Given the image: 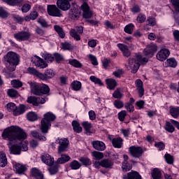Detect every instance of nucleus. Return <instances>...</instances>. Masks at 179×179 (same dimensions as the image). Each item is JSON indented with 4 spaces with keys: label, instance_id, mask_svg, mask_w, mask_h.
<instances>
[{
    "label": "nucleus",
    "instance_id": "423d86ee",
    "mask_svg": "<svg viewBox=\"0 0 179 179\" xmlns=\"http://www.w3.org/2000/svg\"><path fill=\"white\" fill-rule=\"evenodd\" d=\"M55 143L57 145H59L57 148V153L59 155H61V153H64V152H66V150L68 149V146L69 145V141L68 138H58Z\"/></svg>",
    "mask_w": 179,
    "mask_h": 179
},
{
    "label": "nucleus",
    "instance_id": "72a5a7b5",
    "mask_svg": "<svg viewBox=\"0 0 179 179\" xmlns=\"http://www.w3.org/2000/svg\"><path fill=\"white\" fill-rule=\"evenodd\" d=\"M113 97H114V99H122V97H124V94H122V89L120 87L117 88L113 94Z\"/></svg>",
    "mask_w": 179,
    "mask_h": 179
},
{
    "label": "nucleus",
    "instance_id": "69168bd1",
    "mask_svg": "<svg viewBox=\"0 0 179 179\" xmlns=\"http://www.w3.org/2000/svg\"><path fill=\"white\" fill-rule=\"evenodd\" d=\"M147 22L149 24V26H156V18L153 17H148L147 19Z\"/></svg>",
    "mask_w": 179,
    "mask_h": 179
},
{
    "label": "nucleus",
    "instance_id": "37998d69",
    "mask_svg": "<svg viewBox=\"0 0 179 179\" xmlns=\"http://www.w3.org/2000/svg\"><path fill=\"white\" fill-rule=\"evenodd\" d=\"M45 75L48 80V79H52L55 76V72L52 69H48L45 71Z\"/></svg>",
    "mask_w": 179,
    "mask_h": 179
},
{
    "label": "nucleus",
    "instance_id": "dca6fc26",
    "mask_svg": "<svg viewBox=\"0 0 179 179\" xmlns=\"http://www.w3.org/2000/svg\"><path fill=\"white\" fill-rule=\"evenodd\" d=\"M117 45L118 48L120 50V51H122L123 55L126 57V58H129V57H131V51L129 50L127 45L118 43Z\"/></svg>",
    "mask_w": 179,
    "mask_h": 179
},
{
    "label": "nucleus",
    "instance_id": "a878e982",
    "mask_svg": "<svg viewBox=\"0 0 179 179\" xmlns=\"http://www.w3.org/2000/svg\"><path fill=\"white\" fill-rule=\"evenodd\" d=\"M27 119L31 122H34V121H37L38 120V115H37L36 112H29L27 114Z\"/></svg>",
    "mask_w": 179,
    "mask_h": 179
},
{
    "label": "nucleus",
    "instance_id": "412c9836",
    "mask_svg": "<svg viewBox=\"0 0 179 179\" xmlns=\"http://www.w3.org/2000/svg\"><path fill=\"white\" fill-rule=\"evenodd\" d=\"M31 175L36 179H44V175L37 168H32L31 170Z\"/></svg>",
    "mask_w": 179,
    "mask_h": 179
},
{
    "label": "nucleus",
    "instance_id": "1a4fd4ad",
    "mask_svg": "<svg viewBox=\"0 0 179 179\" xmlns=\"http://www.w3.org/2000/svg\"><path fill=\"white\" fill-rule=\"evenodd\" d=\"M70 36L76 40V41H80V35L83 34V27H76L75 29H71L69 31Z\"/></svg>",
    "mask_w": 179,
    "mask_h": 179
},
{
    "label": "nucleus",
    "instance_id": "f3484780",
    "mask_svg": "<svg viewBox=\"0 0 179 179\" xmlns=\"http://www.w3.org/2000/svg\"><path fill=\"white\" fill-rule=\"evenodd\" d=\"M27 111V107L24 104H20L18 106H16L15 111H14L15 117H17V115H22V114H24Z\"/></svg>",
    "mask_w": 179,
    "mask_h": 179
},
{
    "label": "nucleus",
    "instance_id": "ddd939ff",
    "mask_svg": "<svg viewBox=\"0 0 179 179\" xmlns=\"http://www.w3.org/2000/svg\"><path fill=\"white\" fill-rule=\"evenodd\" d=\"M81 9L83 10V16L84 19H90L93 16V13L90 10V7L87 3H83L81 6Z\"/></svg>",
    "mask_w": 179,
    "mask_h": 179
},
{
    "label": "nucleus",
    "instance_id": "e2e57ef3",
    "mask_svg": "<svg viewBox=\"0 0 179 179\" xmlns=\"http://www.w3.org/2000/svg\"><path fill=\"white\" fill-rule=\"evenodd\" d=\"M164 158L168 164H173L174 159H173V157L170 155V154H166L164 155Z\"/></svg>",
    "mask_w": 179,
    "mask_h": 179
},
{
    "label": "nucleus",
    "instance_id": "2eb2a0df",
    "mask_svg": "<svg viewBox=\"0 0 179 179\" xmlns=\"http://www.w3.org/2000/svg\"><path fill=\"white\" fill-rule=\"evenodd\" d=\"M170 56V50L167 48H164L161 50L157 54L156 57L159 61H166L167 58Z\"/></svg>",
    "mask_w": 179,
    "mask_h": 179
},
{
    "label": "nucleus",
    "instance_id": "a19ab883",
    "mask_svg": "<svg viewBox=\"0 0 179 179\" xmlns=\"http://www.w3.org/2000/svg\"><path fill=\"white\" fill-rule=\"evenodd\" d=\"M69 64L72 65V66H74V68H82L83 66L82 63L75 59L69 60Z\"/></svg>",
    "mask_w": 179,
    "mask_h": 179
},
{
    "label": "nucleus",
    "instance_id": "6e6d98bb",
    "mask_svg": "<svg viewBox=\"0 0 179 179\" xmlns=\"http://www.w3.org/2000/svg\"><path fill=\"white\" fill-rule=\"evenodd\" d=\"M136 21L138 23H145L146 21V15L142 13L139 14L136 18Z\"/></svg>",
    "mask_w": 179,
    "mask_h": 179
},
{
    "label": "nucleus",
    "instance_id": "c756f323",
    "mask_svg": "<svg viewBox=\"0 0 179 179\" xmlns=\"http://www.w3.org/2000/svg\"><path fill=\"white\" fill-rule=\"evenodd\" d=\"M72 127L74 132H76V134H80V132L83 131L80 124H79V122H78L76 120H73L72 122Z\"/></svg>",
    "mask_w": 179,
    "mask_h": 179
},
{
    "label": "nucleus",
    "instance_id": "774afa93",
    "mask_svg": "<svg viewBox=\"0 0 179 179\" xmlns=\"http://www.w3.org/2000/svg\"><path fill=\"white\" fill-rule=\"evenodd\" d=\"M49 172L51 176H54V174H57L58 173V166L55 165L49 169Z\"/></svg>",
    "mask_w": 179,
    "mask_h": 179
},
{
    "label": "nucleus",
    "instance_id": "473e14b6",
    "mask_svg": "<svg viewBox=\"0 0 179 179\" xmlns=\"http://www.w3.org/2000/svg\"><path fill=\"white\" fill-rule=\"evenodd\" d=\"M7 94L8 97H11V99H16L19 97V92H17V90L15 89L8 90Z\"/></svg>",
    "mask_w": 179,
    "mask_h": 179
},
{
    "label": "nucleus",
    "instance_id": "39448f33",
    "mask_svg": "<svg viewBox=\"0 0 179 179\" xmlns=\"http://www.w3.org/2000/svg\"><path fill=\"white\" fill-rule=\"evenodd\" d=\"M19 56L17 54L13 52H8L5 56L4 59L6 62H8L11 66H16L19 65Z\"/></svg>",
    "mask_w": 179,
    "mask_h": 179
},
{
    "label": "nucleus",
    "instance_id": "ea45409f",
    "mask_svg": "<svg viewBox=\"0 0 179 179\" xmlns=\"http://www.w3.org/2000/svg\"><path fill=\"white\" fill-rule=\"evenodd\" d=\"M31 135L34 138H36V139H39V141H47V138H45V136H40V134H38V132L37 131H31Z\"/></svg>",
    "mask_w": 179,
    "mask_h": 179
},
{
    "label": "nucleus",
    "instance_id": "2f4dec72",
    "mask_svg": "<svg viewBox=\"0 0 179 179\" xmlns=\"http://www.w3.org/2000/svg\"><path fill=\"white\" fill-rule=\"evenodd\" d=\"M82 126L85 130V134L87 135H90V134H92V131H90V129H92V123L89 122H83Z\"/></svg>",
    "mask_w": 179,
    "mask_h": 179
},
{
    "label": "nucleus",
    "instance_id": "79ce46f5",
    "mask_svg": "<svg viewBox=\"0 0 179 179\" xmlns=\"http://www.w3.org/2000/svg\"><path fill=\"white\" fill-rule=\"evenodd\" d=\"M170 114L173 117V118H177L179 115V107H171Z\"/></svg>",
    "mask_w": 179,
    "mask_h": 179
},
{
    "label": "nucleus",
    "instance_id": "6ab92c4d",
    "mask_svg": "<svg viewBox=\"0 0 179 179\" xmlns=\"http://www.w3.org/2000/svg\"><path fill=\"white\" fill-rule=\"evenodd\" d=\"M11 155H20L22 152V145L14 144L9 147Z\"/></svg>",
    "mask_w": 179,
    "mask_h": 179
},
{
    "label": "nucleus",
    "instance_id": "9b49d317",
    "mask_svg": "<svg viewBox=\"0 0 179 179\" xmlns=\"http://www.w3.org/2000/svg\"><path fill=\"white\" fill-rule=\"evenodd\" d=\"M48 13L50 16H54L56 17H61L62 13H61V10L57 7L55 5H48Z\"/></svg>",
    "mask_w": 179,
    "mask_h": 179
},
{
    "label": "nucleus",
    "instance_id": "9d476101",
    "mask_svg": "<svg viewBox=\"0 0 179 179\" xmlns=\"http://www.w3.org/2000/svg\"><path fill=\"white\" fill-rule=\"evenodd\" d=\"M30 36L31 34L29 31H22L14 34V38L17 41H27V40L30 38Z\"/></svg>",
    "mask_w": 179,
    "mask_h": 179
},
{
    "label": "nucleus",
    "instance_id": "49530a36",
    "mask_svg": "<svg viewBox=\"0 0 179 179\" xmlns=\"http://www.w3.org/2000/svg\"><path fill=\"white\" fill-rule=\"evenodd\" d=\"M7 110L9 111V113H13V115H14V113L16 110V104L15 103H8L7 104Z\"/></svg>",
    "mask_w": 179,
    "mask_h": 179
},
{
    "label": "nucleus",
    "instance_id": "de8ad7c7",
    "mask_svg": "<svg viewBox=\"0 0 179 179\" xmlns=\"http://www.w3.org/2000/svg\"><path fill=\"white\" fill-rule=\"evenodd\" d=\"M42 57L47 62H52L54 61V56L50 53L43 54Z\"/></svg>",
    "mask_w": 179,
    "mask_h": 179
},
{
    "label": "nucleus",
    "instance_id": "4c0bfd02",
    "mask_svg": "<svg viewBox=\"0 0 179 179\" xmlns=\"http://www.w3.org/2000/svg\"><path fill=\"white\" fill-rule=\"evenodd\" d=\"M164 129L166 130V131L169 132L170 134H173V132L176 131V128H174V126L169 122H166Z\"/></svg>",
    "mask_w": 179,
    "mask_h": 179
},
{
    "label": "nucleus",
    "instance_id": "864d4df0",
    "mask_svg": "<svg viewBox=\"0 0 179 179\" xmlns=\"http://www.w3.org/2000/svg\"><path fill=\"white\" fill-rule=\"evenodd\" d=\"M167 64L171 68H176V66H177V60L174 58L168 59Z\"/></svg>",
    "mask_w": 179,
    "mask_h": 179
},
{
    "label": "nucleus",
    "instance_id": "7ed1b4c3",
    "mask_svg": "<svg viewBox=\"0 0 179 179\" xmlns=\"http://www.w3.org/2000/svg\"><path fill=\"white\" fill-rule=\"evenodd\" d=\"M55 118L57 117L51 112H48L43 115L40 127L42 134H48V129L51 128V122L55 121Z\"/></svg>",
    "mask_w": 179,
    "mask_h": 179
},
{
    "label": "nucleus",
    "instance_id": "a18cd8bd",
    "mask_svg": "<svg viewBox=\"0 0 179 179\" xmlns=\"http://www.w3.org/2000/svg\"><path fill=\"white\" fill-rule=\"evenodd\" d=\"M134 27H135V26L134 25V24L131 23L127 24L124 27V30L125 33H127V34H132V33H134Z\"/></svg>",
    "mask_w": 179,
    "mask_h": 179
},
{
    "label": "nucleus",
    "instance_id": "4468645a",
    "mask_svg": "<svg viewBox=\"0 0 179 179\" xmlns=\"http://www.w3.org/2000/svg\"><path fill=\"white\" fill-rule=\"evenodd\" d=\"M156 51H157V46L153 43H151L144 49V54L147 57H152L153 55H155V52H156Z\"/></svg>",
    "mask_w": 179,
    "mask_h": 179
},
{
    "label": "nucleus",
    "instance_id": "052dcab7",
    "mask_svg": "<svg viewBox=\"0 0 179 179\" xmlns=\"http://www.w3.org/2000/svg\"><path fill=\"white\" fill-rule=\"evenodd\" d=\"M88 58L90 59L92 65L97 66L99 62H97V57L93 55H89Z\"/></svg>",
    "mask_w": 179,
    "mask_h": 179
},
{
    "label": "nucleus",
    "instance_id": "13d9d810",
    "mask_svg": "<svg viewBox=\"0 0 179 179\" xmlns=\"http://www.w3.org/2000/svg\"><path fill=\"white\" fill-rule=\"evenodd\" d=\"M113 105L116 108H122L124 107V102L120 99H117L114 101Z\"/></svg>",
    "mask_w": 179,
    "mask_h": 179
},
{
    "label": "nucleus",
    "instance_id": "20e7f679",
    "mask_svg": "<svg viewBox=\"0 0 179 179\" xmlns=\"http://www.w3.org/2000/svg\"><path fill=\"white\" fill-rule=\"evenodd\" d=\"M31 92L35 96H43L50 93V87L45 84L40 85L36 82L29 83Z\"/></svg>",
    "mask_w": 179,
    "mask_h": 179
},
{
    "label": "nucleus",
    "instance_id": "f8f14e48",
    "mask_svg": "<svg viewBox=\"0 0 179 179\" xmlns=\"http://www.w3.org/2000/svg\"><path fill=\"white\" fill-rule=\"evenodd\" d=\"M71 1L72 0H57V6L61 10H69L71 9Z\"/></svg>",
    "mask_w": 179,
    "mask_h": 179
},
{
    "label": "nucleus",
    "instance_id": "e433bc0d",
    "mask_svg": "<svg viewBox=\"0 0 179 179\" xmlns=\"http://www.w3.org/2000/svg\"><path fill=\"white\" fill-rule=\"evenodd\" d=\"M152 177L153 179H162V172L155 168L152 172Z\"/></svg>",
    "mask_w": 179,
    "mask_h": 179
},
{
    "label": "nucleus",
    "instance_id": "6e6552de",
    "mask_svg": "<svg viewBox=\"0 0 179 179\" xmlns=\"http://www.w3.org/2000/svg\"><path fill=\"white\" fill-rule=\"evenodd\" d=\"M31 62L35 65V66L40 68V69H44V68H47V66H48V64L45 63L43 59L37 55L31 57Z\"/></svg>",
    "mask_w": 179,
    "mask_h": 179
},
{
    "label": "nucleus",
    "instance_id": "f704fd0d",
    "mask_svg": "<svg viewBox=\"0 0 179 179\" xmlns=\"http://www.w3.org/2000/svg\"><path fill=\"white\" fill-rule=\"evenodd\" d=\"M71 88L73 90H75V92H79V90L82 89V83L78 80L73 81L71 83Z\"/></svg>",
    "mask_w": 179,
    "mask_h": 179
},
{
    "label": "nucleus",
    "instance_id": "3c124183",
    "mask_svg": "<svg viewBox=\"0 0 179 179\" xmlns=\"http://www.w3.org/2000/svg\"><path fill=\"white\" fill-rule=\"evenodd\" d=\"M62 48L64 50H73V46L70 43L65 42V43H62Z\"/></svg>",
    "mask_w": 179,
    "mask_h": 179
},
{
    "label": "nucleus",
    "instance_id": "4be33fe9",
    "mask_svg": "<svg viewBox=\"0 0 179 179\" xmlns=\"http://www.w3.org/2000/svg\"><path fill=\"white\" fill-rule=\"evenodd\" d=\"M123 179H142V177L136 171L128 173L123 176Z\"/></svg>",
    "mask_w": 179,
    "mask_h": 179
},
{
    "label": "nucleus",
    "instance_id": "c85d7f7f",
    "mask_svg": "<svg viewBox=\"0 0 179 179\" xmlns=\"http://www.w3.org/2000/svg\"><path fill=\"white\" fill-rule=\"evenodd\" d=\"M69 160H71V157L67 155H62L61 157L57 159V164H64L65 163H67V162H69Z\"/></svg>",
    "mask_w": 179,
    "mask_h": 179
},
{
    "label": "nucleus",
    "instance_id": "bf43d9fd",
    "mask_svg": "<svg viewBox=\"0 0 179 179\" xmlns=\"http://www.w3.org/2000/svg\"><path fill=\"white\" fill-rule=\"evenodd\" d=\"M55 59L57 64H59V62H62V61H64V56L59 53H55L54 54Z\"/></svg>",
    "mask_w": 179,
    "mask_h": 179
},
{
    "label": "nucleus",
    "instance_id": "bb28decb",
    "mask_svg": "<svg viewBox=\"0 0 179 179\" xmlns=\"http://www.w3.org/2000/svg\"><path fill=\"white\" fill-rule=\"evenodd\" d=\"M113 166H114L113 161L108 159L101 160V167H104V169H113Z\"/></svg>",
    "mask_w": 179,
    "mask_h": 179
},
{
    "label": "nucleus",
    "instance_id": "393cba45",
    "mask_svg": "<svg viewBox=\"0 0 179 179\" xmlns=\"http://www.w3.org/2000/svg\"><path fill=\"white\" fill-rule=\"evenodd\" d=\"M106 83L110 90H114L117 87V81L113 78L106 79Z\"/></svg>",
    "mask_w": 179,
    "mask_h": 179
},
{
    "label": "nucleus",
    "instance_id": "0eeeda50",
    "mask_svg": "<svg viewBox=\"0 0 179 179\" xmlns=\"http://www.w3.org/2000/svg\"><path fill=\"white\" fill-rule=\"evenodd\" d=\"M129 152L131 156L135 159H139L143 155V149L141 147H136L135 145L129 147Z\"/></svg>",
    "mask_w": 179,
    "mask_h": 179
},
{
    "label": "nucleus",
    "instance_id": "5fc2aeb1",
    "mask_svg": "<svg viewBox=\"0 0 179 179\" xmlns=\"http://www.w3.org/2000/svg\"><path fill=\"white\" fill-rule=\"evenodd\" d=\"M155 147L157 148V149L160 151L164 150L166 148V145L163 142H155Z\"/></svg>",
    "mask_w": 179,
    "mask_h": 179
},
{
    "label": "nucleus",
    "instance_id": "c03bdc74",
    "mask_svg": "<svg viewBox=\"0 0 179 179\" xmlns=\"http://www.w3.org/2000/svg\"><path fill=\"white\" fill-rule=\"evenodd\" d=\"M92 155L95 158V160H101L104 157V154L101 152L94 151Z\"/></svg>",
    "mask_w": 179,
    "mask_h": 179
},
{
    "label": "nucleus",
    "instance_id": "338daca9",
    "mask_svg": "<svg viewBox=\"0 0 179 179\" xmlns=\"http://www.w3.org/2000/svg\"><path fill=\"white\" fill-rule=\"evenodd\" d=\"M125 117H127V110H122L118 113V118L120 121H124V120H125Z\"/></svg>",
    "mask_w": 179,
    "mask_h": 179
},
{
    "label": "nucleus",
    "instance_id": "603ef678",
    "mask_svg": "<svg viewBox=\"0 0 179 179\" xmlns=\"http://www.w3.org/2000/svg\"><path fill=\"white\" fill-rule=\"evenodd\" d=\"M11 85L13 87H15V89H19V87H22V86H23V83L17 80H12Z\"/></svg>",
    "mask_w": 179,
    "mask_h": 179
},
{
    "label": "nucleus",
    "instance_id": "0e129e2a",
    "mask_svg": "<svg viewBox=\"0 0 179 179\" xmlns=\"http://www.w3.org/2000/svg\"><path fill=\"white\" fill-rule=\"evenodd\" d=\"M23 2V0H10L8 1V5L10 6H16L17 5H20Z\"/></svg>",
    "mask_w": 179,
    "mask_h": 179
},
{
    "label": "nucleus",
    "instance_id": "f257e3e1",
    "mask_svg": "<svg viewBox=\"0 0 179 179\" xmlns=\"http://www.w3.org/2000/svg\"><path fill=\"white\" fill-rule=\"evenodd\" d=\"M1 136L4 139H8L10 142H13V141H24L27 138L26 132L18 126H11L4 129Z\"/></svg>",
    "mask_w": 179,
    "mask_h": 179
},
{
    "label": "nucleus",
    "instance_id": "c9c22d12",
    "mask_svg": "<svg viewBox=\"0 0 179 179\" xmlns=\"http://www.w3.org/2000/svg\"><path fill=\"white\" fill-rule=\"evenodd\" d=\"M71 170H79L82 167V164L76 160H73L70 163Z\"/></svg>",
    "mask_w": 179,
    "mask_h": 179
},
{
    "label": "nucleus",
    "instance_id": "4d7b16f0",
    "mask_svg": "<svg viewBox=\"0 0 179 179\" xmlns=\"http://www.w3.org/2000/svg\"><path fill=\"white\" fill-rule=\"evenodd\" d=\"M80 16V14L75 10L74 11H71L70 12V17L71 19H73L74 20L79 19V17Z\"/></svg>",
    "mask_w": 179,
    "mask_h": 179
},
{
    "label": "nucleus",
    "instance_id": "aec40b11",
    "mask_svg": "<svg viewBox=\"0 0 179 179\" xmlns=\"http://www.w3.org/2000/svg\"><path fill=\"white\" fill-rule=\"evenodd\" d=\"M92 146L96 150H99L103 152V150H106V144L103 143V141H92Z\"/></svg>",
    "mask_w": 179,
    "mask_h": 179
},
{
    "label": "nucleus",
    "instance_id": "b1692460",
    "mask_svg": "<svg viewBox=\"0 0 179 179\" xmlns=\"http://www.w3.org/2000/svg\"><path fill=\"white\" fill-rule=\"evenodd\" d=\"M122 142H123V140L120 137L115 138L112 140L113 146H114L117 149H121V148H122V145H123Z\"/></svg>",
    "mask_w": 179,
    "mask_h": 179
},
{
    "label": "nucleus",
    "instance_id": "5701e85b",
    "mask_svg": "<svg viewBox=\"0 0 179 179\" xmlns=\"http://www.w3.org/2000/svg\"><path fill=\"white\" fill-rule=\"evenodd\" d=\"M15 169L17 174H24V171L27 170V167H26V166L20 164H16L15 165Z\"/></svg>",
    "mask_w": 179,
    "mask_h": 179
},
{
    "label": "nucleus",
    "instance_id": "f03ea898",
    "mask_svg": "<svg viewBox=\"0 0 179 179\" xmlns=\"http://www.w3.org/2000/svg\"><path fill=\"white\" fill-rule=\"evenodd\" d=\"M148 60L145 57H142L141 55H136V58H129L127 60L128 66L126 65L127 68L131 69L132 73H136L141 64L148 62Z\"/></svg>",
    "mask_w": 179,
    "mask_h": 179
},
{
    "label": "nucleus",
    "instance_id": "a211bd4d",
    "mask_svg": "<svg viewBox=\"0 0 179 179\" xmlns=\"http://www.w3.org/2000/svg\"><path fill=\"white\" fill-rule=\"evenodd\" d=\"M41 159L43 163H45L47 166H52L54 164V158L51 157L48 154H44Z\"/></svg>",
    "mask_w": 179,
    "mask_h": 179
},
{
    "label": "nucleus",
    "instance_id": "7c9ffc66",
    "mask_svg": "<svg viewBox=\"0 0 179 179\" xmlns=\"http://www.w3.org/2000/svg\"><path fill=\"white\" fill-rule=\"evenodd\" d=\"M54 29L57 33L60 38H65V31H64V29H62V27L59 25H55Z\"/></svg>",
    "mask_w": 179,
    "mask_h": 179
},
{
    "label": "nucleus",
    "instance_id": "8fccbe9b",
    "mask_svg": "<svg viewBox=\"0 0 179 179\" xmlns=\"http://www.w3.org/2000/svg\"><path fill=\"white\" fill-rule=\"evenodd\" d=\"M122 169L123 171H129L132 169V166L128 162L124 161L122 164Z\"/></svg>",
    "mask_w": 179,
    "mask_h": 179
},
{
    "label": "nucleus",
    "instance_id": "58836bf2",
    "mask_svg": "<svg viewBox=\"0 0 179 179\" xmlns=\"http://www.w3.org/2000/svg\"><path fill=\"white\" fill-rule=\"evenodd\" d=\"M79 162H80L83 166H85V167H87V166L92 165V161L90 160V159L87 157H81L80 158Z\"/></svg>",
    "mask_w": 179,
    "mask_h": 179
},
{
    "label": "nucleus",
    "instance_id": "cd10ccee",
    "mask_svg": "<svg viewBox=\"0 0 179 179\" xmlns=\"http://www.w3.org/2000/svg\"><path fill=\"white\" fill-rule=\"evenodd\" d=\"M6 164H8L6 154L3 152H0V167H5Z\"/></svg>",
    "mask_w": 179,
    "mask_h": 179
},
{
    "label": "nucleus",
    "instance_id": "09e8293b",
    "mask_svg": "<svg viewBox=\"0 0 179 179\" xmlns=\"http://www.w3.org/2000/svg\"><path fill=\"white\" fill-rule=\"evenodd\" d=\"M90 80H91V82H93L96 85H99V86H103V83L101 82V80H100V78H97V77L94 76H90Z\"/></svg>",
    "mask_w": 179,
    "mask_h": 179
},
{
    "label": "nucleus",
    "instance_id": "680f3d73",
    "mask_svg": "<svg viewBox=\"0 0 179 179\" xmlns=\"http://www.w3.org/2000/svg\"><path fill=\"white\" fill-rule=\"evenodd\" d=\"M27 101L29 104H32L33 106H35V107H37V102H36V96L28 97Z\"/></svg>",
    "mask_w": 179,
    "mask_h": 179
}]
</instances>
